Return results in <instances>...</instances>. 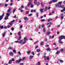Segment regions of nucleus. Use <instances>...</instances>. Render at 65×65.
<instances>
[{"mask_svg": "<svg viewBox=\"0 0 65 65\" xmlns=\"http://www.w3.org/2000/svg\"><path fill=\"white\" fill-rule=\"evenodd\" d=\"M5 33H4L3 34V37H4L5 36Z\"/></svg>", "mask_w": 65, "mask_h": 65, "instance_id": "69168bd1", "label": "nucleus"}, {"mask_svg": "<svg viewBox=\"0 0 65 65\" xmlns=\"http://www.w3.org/2000/svg\"><path fill=\"white\" fill-rule=\"evenodd\" d=\"M12 61H14V58H12Z\"/></svg>", "mask_w": 65, "mask_h": 65, "instance_id": "3c124183", "label": "nucleus"}, {"mask_svg": "<svg viewBox=\"0 0 65 65\" xmlns=\"http://www.w3.org/2000/svg\"><path fill=\"white\" fill-rule=\"evenodd\" d=\"M60 53V51H57L56 53V55H58V54Z\"/></svg>", "mask_w": 65, "mask_h": 65, "instance_id": "dca6fc26", "label": "nucleus"}, {"mask_svg": "<svg viewBox=\"0 0 65 65\" xmlns=\"http://www.w3.org/2000/svg\"><path fill=\"white\" fill-rule=\"evenodd\" d=\"M63 51H64V50H63V48H61L60 50V52H63Z\"/></svg>", "mask_w": 65, "mask_h": 65, "instance_id": "e433bc0d", "label": "nucleus"}, {"mask_svg": "<svg viewBox=\"0 0 65 65\" xmlns=\"http://www.w3.org/2000/svg\"><path fill=\"white\" fill-rule=\"evenodd\" d=\"M24 20H28V18L27 17H25L24 18Z\"/></svg>", "mask_w": 65, "mask_h": 65, "instance_id": "393cba45", "label": "nucleus"}, {"mask_svg": "<svg viewBox=\"0 0 65 65\" xmlns=\"http://www.w3.org/2000/svg\"><path fill=\"white\" fill-rule=\"evenodd\" d=\"M32 3H29L27 5V6L29 7L30 5H32Z\"/></svg>", "mask_w": 65, "mask_h": 65, "instance_id": "f3484780", "label": "nucleus"}, {"mask_svg": "<svg viewBox=\"0 0 65 65\" xmlns=\"http://www.w3.org/2000/svg\"><path fill=\"white\" fill-rule=\"evenodd\" d=\"M44 58H45L44 60H45V61H46V59L47 60H49V57H45V56H44Z\"/></svg>", "mask_w": 65, "mask_h": 65, "instance_id": "20e7f679", "label": "nucleus"}, {"mask_svg": "<svg viewBox=\"0 0 65 65\" xmlns=\"http://www.w3.org/2000/svg\"><path fill=\"white\" fill-rule=\"evenodd\" d=\"M65 39V36H60L59 37V40L58 41L60 43H63L61 41L60 39Z\"/></svg>", "mask_w": 65, "mask_h": 65, "instance_id": "f257e3e1", "label": "nucleus"}, {"mask_svg": "<svg viewBox=\"0 0 65 65\" xmlns=\"http://www.w3.org/2000/svg\"><path fill=\"white\" fill-rule=\"evenodd\" d=\"M45 31H46V30H45V28H43V32H45Z\"/></svg>", "mask_w": 65, "mask_h": 65, "instance_id": "cd10ccee", "label": "nucleus"}, {"mask_svg": "<svg viewBox=\"0 0 65 65\" xmlns=\"http://www.w3.org/2000/svg\"><path fill=\"white\" fill-rule=\"evenodd\" d=\"M50 24V25L47 26V27L48 28H50V27H51V25L52 24V22L49 23H48L46 25H48Z\"/></svg>", "mask_w": 65, "mask_h": 65, "instance_id": "7ed1b4c3", "label": "nucleus"}, {"mask_svg": "<svg viewBox=\"0 0 65 65\" xmlns=\"http://www.w3.org/2000/svg\"><path fill=\"white\" fill-rule=\"evenodd\" d=\"M8 50H12V47H8Z\"/></svg>", "mask_w": 65, "mask_h": 65, "instance_id": "6ab92c4d", "label": "nucleus"}, {"mask_svg": "<svg viewBox=\"0 0 65 65\" xmlns=\"http://www.w3.org/2000/svg\"><path fill=\"white\" fill-rule=\"evenodd\" d=\"M47 50L48 51H50L51 50V48H47Z\"/></svg>", "mask_w": 65, "mask_h": 65, "instance_id": "412c9836", "label": "nucleus"}, {"mask_svg": "<svg viewBox=\"0 0 65 65\" xmlns=\"http://www.w3.org/2000/svg\"><path fill=\"white\" fill-rule=\"evenodd\" d=\"M54 37H55V36H54V35H53L52 37V39H53V38H54Z\"/></svg>", "mask_w": 65, "mask_h": 65, "instance_id": "052dcab7", "label": "nucleus"}, {"mask_svg": "<svg viewBox=\"0 0 65 65\" xmlns=\"http://www.w3.org/2000/svg\"><path fill=\"white\" fill-rule=\"evenodd\" d=\"M23 27V26L22 25H20V28H22Z\"/></svg>", "mask_w": 65, "mask_h": 65, "instance_id": "bf43d9fd", "label": "nucleus"}, {"mask_svg": "<svg viewBox=\"0 0 65 65\" xmlns=\"http://www.w3.org/2000/svg\"><path fill=\"white\" fill-rule=\"evenodd\" d=\"M32 15V14H30L28 15V17H30V16H31Z\"/></svg>", "mask_w": 65, "mask_h": 65, "instance_id": "c03bdc74", "label": "nucleus"}, {"mask_svg": "<svg viewBox=\"0 0 65 65\" xmlns=\"http://www.w3.org/2000/svg\"><path fill=\"white\" fill-rule=\"evenodd\" d=\"M29 11H27L26 12V13L27 14H29Z\"/></svg>", "mask_w": 65, "mask_h": 65, "instance_id": "4c0bfd02", "label": "nucleus"}, {"mask_svg": "<svg viewBox=\"0 0 65 65\" xmlns=\"http://www.w3.org/2000/svg\"><path fill=\"white\" fill-rule=\"evenodd\" d=\"M41 45H43V42H41Z\"/></svg>", "mask_w": 65, "mask_h": 65, "instance_id": "49530a36", "label": "nucleus"}, {"mask_svg": "<svg viewBox=\"0 0 65 65\" xmlns=\"http://www.w3.org/2000/svg\"><path fill=\"white\" fill-rule=\"evenodd\" d=\"M12 54V52H10V53H9V55H11Z\"/></svg>", "mask_w": 65, "mask_h": 65, "instance_id": "79ce46f5", "label": "nucleus"}, {"mask_svg": "<svg viewBox=\"0 0 65 65\" xmlns=\"http://www.w3.org/2000/svg\"><path fill=\"white\" fill-rule=\"evenodd\" d=\"M15 21V20H13V21H11V22H12V23H14V22Z\"/></svg>", "mask_w": 65, "mask_h": 65, "instance_id": "6e6d98bb", "label": "nucleus"}, {"mask_svg": "<svg viewBox=\"0 0 65 65\" xmlns=\"http://www.w3.org/2000/svg\"><path fill=\"white\" fill-rule=\"evenodd\" d=\"M37 52H40V50H37L36 51Z\"/></svg>", "mask_w": 65, "mask_h": 65, "instance_id": "8fccbe9b", "label": "nucleus"}, {"mask_svg": "<svg viewBox=\"0 0 65 65\" xmlns=\"http://www.w3.org/2000/svg\"><path fill=\"white\" fill-rule=\"evenodd\" d=\"M37 0H35V1H34V2L35 4H36V3H37Z\"/></svg>", "mask_w": 65, "mask_h": 65, "instance_id": "4be33fe9", "label": "nucleus"}, {"mask_svg": "<svg viewBox=\"0 0 65 65\" xmlns=\"http://www.w3.org/2000/svg\"><path fill=\"white\" fill-rule=\"evenodd\" d=\"M33 58V56L31 55L29 56V59L31 60Z\"/></svg>", "mask_w": 65, "mask_h": 65, "instance_id": "9d476101", "label": "nucleus"}, {"mask_svg": "<svg viewBox=\"0 0 65 65\" xmlns=\"http://www.w3.org/2000/svg\"><path fill=\"white\" fill-rule=\"evenodd\" d=\"M47 9V7H45V9H44V10L45 11H46Z\"/></svg>", "mask_w": 65, "mask_h": 65, "instance_id": "aec40b11", "label": "nucleus"}, {"mask_svg": "<svg viewBox=\"0 0 65 65\" xmlns=\"http://www.w3.org/2000/svg\"><path fill=\"white\" fill-rule=\"evenodd\" d=\"M7 5H8V4H5V7H7Z\"/></svg>", "mask_w": 65, "mask_h": 65, "instance_id": "13d9d810", "label": "nucleus"}, {"mask_svg": "<svg viewBox=\"0 0 65 65\" xmlns=\"http://www.w3.org/2000/svg\"><path fill=\"white\" fill-rule=\"evenodd\" d=\"M11 62H12V60H10L8 62V64H10L11 63Z\"/></svg>", "mask_w": 65, "mask_h": 65, "instance_id": "4468645a", "label": "nucleus"}, {"mask_svg": "<svg viewBox=\"0 0 65 65\" xmlns=\"http://www.w3.org/2000/svg\"><path fill=\"white\" fill-rule=\"evenodd\" d=\"M59 4H55V6L56 7H57L58 6Z\"/></svg>", "mask_w": 65, "mask_h": 65, "instance_id": "c85d7f7f", "label": "nucleus"}, {"mask_svg": "<svg viewBox=\"0 0 65 65\" xmlns=\"http://www.w3.org/2000/svg\"><path fill=\"white\" fill-rule=\"evenodd\" d=\"M37 64L38 65H40V62L39 61L38 62Z\"/></svg>", "mask_w": 65, "mask_h": 65, "instance_id": "7c9ffc66", "label": "nucleus"}, {"mask_svg": "<svg viewBox=\"0 0 65 65\" xmlns=\"http://www.w3.org/2000/svg\"><path fill=\"white\" fill-rule=\"evenodd\" d=\"M63 16H61V20H63Z\"/></svg>", "mask_w": 65, "mask_h": 65, "instance_id": "603ef678", "label": "nucleus"}, {"mask_svg": "<svg viewBox=\"0 0 65 65\" xmlns=\"http://www.w3.org/2000/svg\"><path fill=\"white\" fill-rule=\"evenodd\" d=\"M16 10V9H13V13H14V12H15V10Z\"/></svg>", "mask_w": 65, "mask_h": 65, "instance_id": "a878e982", "label": "nucleus"}, {"mask_svg": "<svg viewBox=\"0 0 65 65\" xmlns=\"http://www.w3.org/2000/svg\"><path fill=\"white\" fill-rule=\"evenodd\" d=\"M30 53H31V51H29L27 52V54L28 55H29Z\"/></svg>", "mask_w": 65, "mask_h": 65, "instance_id": "a211bd4d", "label": "nucleus"}, {"mask_svg": "<svg viewBox=\"0 0 65 65\" xmlns=\"http://www.w3.org/2000/svg\"><path fill=\"white\" fill-rule=\"evenodd\" d=\"M31 54L32 55H33V56H34V55H35V54H34V52H31Z\"/></svg>", "mask_w": 65, "mask_h": 65, "instance_id": "c9c22d12", "label": "nucleus"}, {"mask_svg": "<svg viewBox=\"0 0 65 65\" xmlns=\"http://www.w3.org/2000/svg\"><path fill=\"white\" fill-rule=\"evenodd\" d=\"M10 10H11V8H10L7 11L8 12H10Z\"/></svg>", "mask_w": 65, "mask_h": 65, "instance_id": "b1692460", "label": "nucleus"}, {"mask_svg": "<svg viewBox=\"0 0 65 65\" xmlns=\"http://www.w3.org/2000/svg\"><path fill=\"white\" fill-rule=\"evenodd\" d=\"M52 1L54 3H55V2H56L58 1V0H52Z\"/></svg>", "mask_w": 65, "mask_h": 65, "instance_id": "9b49d317", "label": "nucleus"}, {"mask_svg": "<svg viewBox=\"0 0 65 65\" xmlns=\"http://www.w3.org/2000/svg\"><path fill=\"white\" fill-rule=\"evenodd\" d=\"M24 8V6L23 5L22 6H21V8Z\"/></svg>", "mask_w": 65, "mask_h": 65, "instance_id": "0e129e2a", "label": "nucleus"}, {"mask_svg": "<svg viewBox=\"0 0 65 65\" xmlns=\"http://www.w3.org/2000/svg\"><path fill=\"white\" fill-rule=\"evenodd\" d=\"M36 4H37V5H39V2L37 3Z\"/></svg>", "mask_w": 65, "mask_h": 65, "instance_id": "de8ad7c7", "label": "nucleus"}, {"mask_svg": "<svg viewBox=\"0 0 65 65\" xmlns=\"http://www.w3.org/2000/svg\"><path fill=\"white\" fill-rule=\"evenodd\" d=\"M18 35H21V33L20 32H19L18 34Z\"/></svg>", "mask_w": 65, "mask_h": 65, "instance_id": "680f3d73", "label": "nucleus"}, {"mask_svg": "<svg viewBox=\"0 0 65 65\" xmlns=\"http://www.w3.org/2000/svg\"><path fill=\"white\" fill-rule=\"evenodd\" d=\"M53 2L52 1V0L49 3V4H51V3H52Z\"/></svg>", "mask_w": 65, "mask_h": 65, "instance_id": "58836bf2", "label": "nucleus"}, {"mask_svg": "<svg viewBox=\"0 0 65 65\" xmlns=\"http://www.w3.org/2000/svg\"><path fill=\"white\" fill-rule=\"evenodd\" d=\"M59 7L61 8H64V6H60Z\"/></svg>", "mask_w": 65, "mask_h": 65, "instance_id": "473e14b6", "label": "nucleus"}, {"mask_svg": "<svg viewBox=\"0 0 65 65\" xmlns=\"http://www.w3.org/2000/svg\"><path fill=\"white\" fill-rule=\"evenodd\" d=\"M44 9V8H42V9H41L40 10V11L41 12H43V10Z\"/></svg>", "mask_w": 65, "mask_h": 65, "instance_id": "f8f14e48", "label": "nucleus"}, {"mask_svg": "<svg viewBox=\"0 0 65 65\" xmlns=\"http://www.w3.org/2000/svg\"><path fill=\"white\" fill-rule=\"evenodd\" d=\"M18 54H19V55H21V52L20 51H19L18 52Z\"/></svg>", "mask_w": 65, "mask_h": 65, "instance_id": "a19ab883", "label": "nucleus"}, {"mask_svg": "<svg viewBox=\"0 0 65 65\" xmlns=\"http://www.w3.org/2000/svg\"><path fill=\"white\" fill-rule=\"evenodd\" d=\"M53 20V19L49 18V19L47 21L48 22H50V21H52Z\"/></svg>", "mask_w": 65, "mask_h": 65, "instance_id": "1a4fd4ad", "label": "nucleus"}, {"mask_svg": "<svg viewBox=\"0 0 65 65\" xmlns=\"http://www.w3.org/2000/svg\"><path fill=\"white\" fill-rule=\"evenodd\" d=\"M24 41L23 42V44H25L26 43V41H27V38L26 37H25L24 39Z\"/></svg>", "mask_w": 65, "mask_h": 65, "instance_id": "f03ea898", "label": "nucleus"}, {"mask_svg": "<svg viewBox=\"0 0 65 65\" xmlns=\"http://www.w3.org/2000/svg\"><path fill=\"white\" fill-rule=\"evenodd\" d=\"M25 59H26V57H24L22 58V60H24Z\"/></svg>", "mask_w": 65, "mask_h": 65, "instance_id": "37998d69", "label": "nucleus"}, {"mask_svg": "<svg viewBox=\"0 0 65 65\" xmlns=\"http://www.w3.org/2000/svg\"><path fill=\"white\" fill-rule=\"evenodd\" d=\"M13 53H16V50H13Z\"/></svg>", "mask_w": 65, "mask_h": 65, "instance_id": "bb28decb", "label": "nucleus"}, {"mask_svg": "<svg viewBox=\"0 0 65 65\" xmlns=\"http://www.w3.org/2000/svg\"><path fill=\"white\" fill-rule=\"evenodd\" d=\"M41 5L42 6V7H43V6H44V5H43L42 4V2L41 3Z\"/></svg>", "mask_w": 65, "mask_h": 65, "instance_id": "2f4dec72", "label": "nucleus"}, {"mask_svg": "<svg viewBox=\"0 0 65 65\" xmlns=\"http://www.w3.org/2000/svg\"><path fill=\"white\" fill-rule=\"evenodd\" d=\"M6 15L7 17H9V15H10V13H9V12H8L6 14Z\"/></svg>", "mask_w": 65, "mask_h": 65, "instance_id": "ddd939ff", "label": "nucleus"}, {"mask_svg": "<svg viewBox=\"0 0 65 65\" xmlns=\"http://www.w3.org/2000/svg\"><path fill=\"white\" fill-rule=\"evenodd\" d=\"M19 43H22V44H23V40H20V41H19Z\"/></svg>", "mask_w": 65, "mask_h": 65, "instance_id": "6e6552de", "label": "nucleus"}, {"mask_svg": "<svg viewBox=\"0 0 65 65\" xmlns=\"http://www.w3.org/2000/svg\"><path fill=\"white\" fill-rule=\"evenodd\" d=\"M4 28L5 29H7V27H6L5 26H4Z\"/></svg>", "mask_w": 65, "mask_h": 65, "instance_id": "4d7b16f0", "label": "nucleus"}, {"mask_svg": "<svg viewBox=\"0 0 65 65\" xmlns=\"http://www.w3.org/2000/svg\"><path fill=\"white\" fill-rule=\"evenodd\" d=\"M9 24L11 26H12V23L11 22L9 23Z\"/></svg>", "mask_w": 65, "mask_h": 65, "instance_id": "ea45409f", "label": "nucleus"}, {"mask_svg": "<svg viewBox=\"0 0 65 65\" xmlns=\"http://www.w3.org/2000/svg\"><path fill=\"white\" fill-rule=\"evenodd\" d=\"M21 61H22V59L20 58L19 60H17L16 61V63H20L21 62Z\"/></svg>", "mask_w": 65, "mask_h": 65, "instance_id": "423d86ee", "label": "nucleus"}, {"mask_svg": "<svg viewBox=\"0 0 65 65\" xmlns=\"http://www.w3.org/2000/svg\"><path fill=\"white\" fill-rule=\"evenodd\" d=\"M34 6H33V5L32 4L31 5V6H30V7L31 8H32Z\"/></svg>", "mask_w": 65, "mask_h": 65, "instance_id": "a18cd8bd", "label": "nucleus"}, {"mask_svg": "<svg viewBox=\"0 0 65 65\" xmlns=\"http://www.w3.org/2000/svg\"><path fill=\"white\" fill-rule=\"evenodd\" d=\"M50 34V31L46 33V35H49Z\"/></svg>", "mask_w": 65, "mask_h": 65, "instance_id": "f704fd0d", "label": "nucleus"}, {"mask_svg": "<svg viewBox=\"0 0 65 65\" xmlns=\"http://www.w3.org/2000/svg\"><path fill=\"white\" fill-rule=\"evenodd\" d=\"M62 2H58V6L59 7H60V6H61V4H62Z\"/></svg>", "mask_w": 65, "mask_h": 65, "instance_id": "0eeeda50", "label": "nucleus"}, {"mask_svg": "<svg viewBox=\"0 0 65 65\" xmlns=\"http://www.w3.org/2000/svg\"><path fill=\"white\" fill-rule=\"evenodd\" d=\"M36 14H37V17H38L39 15H38V13H36Z\"/></svg>", "mask_w": 65, "mask_h": 65, "instance_id": "5fc2aeb1", "label": "nucleus"}, {"mask_svg": "<svg viewBox=\"0 0 65 65\" xmlns=\"http://www.w3.org/2000/svg\"><path fill=\"white\" fill-rule=\"evenodd\" d=\"M8 19V16H6L4 18V20H7Z\"/></svg>", "mask_w": 65, "mask_h": 65, "instance_id": "2eb2a0df", "label": "nucleus"}, {"mask_svg": "<svg viewBox=\"0 0 65 65\" xmlns=\"http://www.w3.org/2000/svg\"><path fill=\"white\" fill-rule=\"evenodd\" d=\"M14 42L15 43H19V42L18 41H15Z\"/></svg>", "mask_w": 65, "mask_h": 65, "instance_id": "c756f323", "label": "nucleus"}, {"mask_svg": "<svg viewBox=\"0 0 65 65\" xmlns=\"http://www.w3.org/2000/svg\"><path fill=\"white\" fill-rule=\"evenodd\" d=\"M44 21H45V20H44V19H42L41 20V21H42V22H44Z\"/></svg>", "mask_w": 65, "mask_h": 65, "instance_id": "e2e57ef3", "label": "nucleus"}, {"mask_svg": "<svg viewBox=\"0 0 65 65\" xmlns=\"http://www.w3.org/2000/svg\"><path fill=\"white\" fill-rule=\"evenodd\" d=\"M59 62H60L61 63H63V60H60V59L59 60Z\"/></svg>", "mask_w": 65, "mask_h": 65, "instance_id": "5701e85b", "label": "nucleus"}, {"mask_svg": "<svg viewBox=\"0 0 65 65\" xmlns=\"http://www.w3.org/2000/svg\"><path fill=\"white\" fill-rule=\"evenodd\" d=\"M11 30L12 31H13L14 30V28L13 27H12L11 29Z\"/></svg>", "mask_w": 65, "mask_h": 65, "instance_id": "864d4df0", "label": "nucleus"}, {"mask_svg": "<svg viewBox=\"0 0 65 65\" xmlns=\"http://www.w3.org/2000/svg\"><path fill=\"white\" fill-rule=\"evenodd\" d=\"M39 41H37L35 42L34 43V44H36V43H37V42H38Z\"/></svg>", "mask_w": 65, "mask_h": 65, "instance_id": "09e8293b", "label": "nucleus"}, {"mask_svg": "<svg viewBox=\"0 0 65 65\" xmlns=\"http://www.w3.org/2000/svg\"><path fill=\"white\" fill-rule=\"evenodd\" d=\"M21 39V36L19 37V39Z\"/></svg>", "mask_w": 65, "mask_h": 65, "instance_id": "774afa93", "label": "nucleus"}, {"mask_svg": "<svg viewBox=\"0 0 65 65\" xmlns=\"http://www.w3.org/2000/svg\"><path fill=\"white\" fill-rule=\"evenodd\" d=\"M54 30V29L52 28L51 30V31H53Z\"/></svg>", "mask_w": 65, "mask_h": 65, "instance_id": "338daca9", "label": "nucleus"}, {"mask_svg": "<svg viewBox=\"0 0 65 65\" xmlns=\"http://www.w3.org/2000/svg\"><path fill=\"white\" fill-rule=\"evenodd\" d=\"M0 28H1V29H2L3 28V26H0Z\"/></svg>", "mask_w": 65, "mask_h": 65, "instance_id": "72a5a7b5", "label": "nucleus"}, {"mask_svg": "<svg viewBox=\"0 0 65 65\" xmlns=\"http://www.w3.org/2000/svg\"><path fill=\"white\" fill-rule=\"evenodd\" d=\"M4 15V13H3V14L2 15L0 16V21H1L2 18H3V16Z\"/></svg>", "mask_w": 65, "mask_h": 65, "instance_id": "39448f33", "label": "nucleus"}]
</instances>
